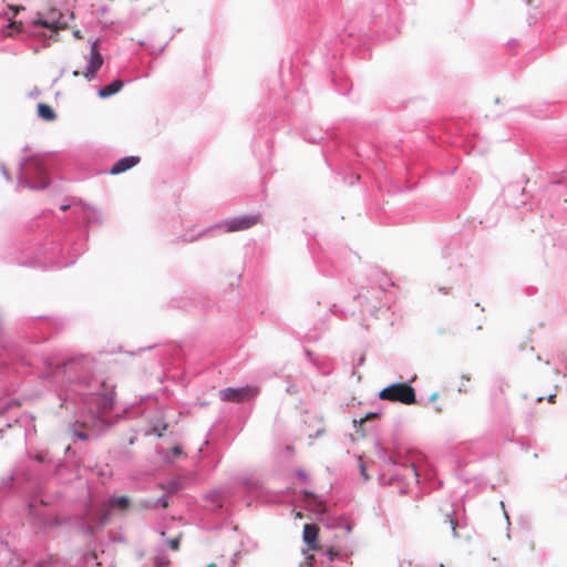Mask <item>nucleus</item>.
<instances>
[{"instance_id":"nucleus-24","label":"nucleus","mask_w":567,"mask_h":567,"mask_svg":"<svg viewBox=\"0 0 567 567\" xmlns=\"http://www.w3.org/2000/svg\"><path fill=\"white\" fill-rule=\"evenodd\" d=\"M206 567H217V564L216 563H210Z\"/></svg>"},{"instance_id":"nucleus-8","label":"nucleus","mask_w":567,"mask_h":567,"mask_svg":"<svg viewBox=\"0 0 567 567\" xmlns=\"http://www.w3.org/2000/svg\"><path fill=\"white\" fill-rule=\"evenodd\" d=\"M140 163L138 156H127L118 159L110 169L112 175H117L128 171Z\"/></svg>"},{"instance_id":"nucleus-21","label":"nucleus","mask_w":567,"mask_h":567,"mask_svg":"<svg viewBox=\"0 0 567 567\" xmlns=\"http://www.w3.org/2000/svg\"><path fill=\"white\" fill-rule=\"evenodd\" d=\"M166 429H167V425H166V424H164V425L162 426V430L157 432V435H158V436H162V435H163V431H165Z\"/></svg>"},{"instance_id":"nucleus-27","label":"nucleus","mask_w":567,"mask_h":567,"mask_svg":"<svg viewBox=\"0 0 567 567\" xmlns=\"http://www.w3.org/2000/svg\"><path fill=\"white\" fill-rule=\"evenodd\" d=\"M79 74H80V72H79V71H76V70L73 72V75H74V76H79Z\"/></svg>"},{"instance_id":"nucleus-4","label":"nucleus","mask_w":567,"mask_h":567,"mask_svg":"<svg viewBox=\"0 0 567 567\" xmlns=\"http://www.w3.org/2000/svg\"><path fill=\"white\" fill-rule=\"evenodd\" d=\"M62 19L63 14L61 12L55 9H50L47 13L42 14V17L35 19L33 25L47 28L56 34L60 30L68 28V23Z\"/></svg>"},{"instance_id":"nucleus-5","label":"nucleus","mask_w":567,"mask_h":567,"mask_svg":"<svg viewBox=\"0 0 567 567\" xmlns=\"http://www.w3.org/2000/svg\"><path fill=\"white\" fill-rule=\"evenodd\" d=\"M259 393L257 386L247 385L239 389L227 388L220 391V399L230 402H244L255 399Z\"/></svg>"},{"instance_id":"nucleus-9","label":"nucleus","mask_w":567,"mask_h":567,"mask_svg":"<svg viewBox=\"0 0 567 567\" xmlns=\"http://www.w3.org/2000/svg\"><path fill=\"white\" fill-rule=\"evenodd\" d=\"M318 534L319 528L313 524H306L303 527V540L307 543L310 549L318 548Z\"/></svg>"},{"instance_id":"nucleus-13","label":"nucleus","mask_w":567,"mask_h":567,"mask_svg":"<svg viewBox=\"0 0 567 567\" xmlns=\"http://www.w3.org/2000/svg\"><path fill=\"white\" fill-rule=\"evenodd\" d=\"M444 523L451 527L453 535L456 536L457 522L452 517V515L446 514Z\"/></svg>"},{"instance_id":"nucleus-19","label":"nucleus","mask_w":567,"mask_h":567,"mask_svg":"<svg viewBox=\"0 0 567 567\" xmlns=\"http://www.w3.org/2000/svg\"><path fill=\"white\" fill-rule=\"evenodd\" d=\"M169 561L159 563V560L155 561V567H168Z\"/></svg>"},{"instance_id":"nucleus-3","label":"nucleus","mask_w":567,"mask_h":567,"mask_svg":"<svg viewBox=\"0 0 567 567\" xmlns=\"http://www.w3.org/2000/svg\"><path fill=\"white\" fill-rule=\"evenodd\" d=\"M24 173L27 176L37 175L38 181L33 183L34 188H44L49 184L45 168L43 167V158L39 155H34L25 159Z\"/></svg>"},{"instance_id":"nucleus-6","label":"nucleus","mask_w":567,"mask_h":567,"mask_svg":"<svg viewBox=\"0 0 567 567\" xmlns=\"http://www.w3.org/2000/svg\"><path fill=\"white\" fill-rule=\"evenodd\" d=\"M258 221H259L258 216L247 215V216H240V217H236L230 220H227L224 224V227H225V230L229 231V233L230 231H241V230L249 229L250 227L257 225Z\"/></svg>"},{"instance_id":"nucleus-28","label":"nucleus","mask_w":567,"mask_h":567,"mask_svg":"<svg viewBox=\"0 0 567 567\" xmlns=\"http://www.w3.org/2000/svg\"><path fill=\"white\" fill-rule=\"evenodd\" d=\"M51 39H53V41H58V37L56 35H51Z\"/></svg>"},{"instance_id":"nucleus-20","label":"nucleus","mask_w":567,"mask_h":567,"mask_svg":"<svg viewBox=\"0 0 567 567\" xmlns=\"http://www.w3.org/2000/svg\"><path fill=\"white\" fill-rule=\"evenodd\" d=\"M73 35H74L76 39H82V38H83L82 32H81L80 30H75V31L73 32Z\"/></svg>"},{"instance_id":"nucleus-26","label":"nucleus","mask_w":567,"mask_h":567,"mask_svg":"<svg viewBox=\"0 0 567 567\" xmlns=\"http://www.w3.org/2000/svg\"><path fill=\"white\" fill-rule=\"evenodd\" d=\"M544 399H545L544 396H538L537 402H542Z\"/></svg>"},{"instance_id":"nucleus-15","label":"nucleus","mask_w":567,"mask_h":567,"mask_svg":"<svg viewBox=\"0 0 567 567\" xmlns=\"http://www.w3.org/2000/svg\"><path fill=\"white\" fill-rule=\"evenodd\" d=\"M327 556H328V559L330 561H332L336 557L339 556V551L338 550H334L333 548H329L327 551H326Z\"/></svg>"},{"instance_id":"nucleus-7","label":"nucleus","mask_w":567,"mask_h":567,"mask_svg":"<svg viewBox=\"0 0 567 567\" xmlns=\"http://www.w3.org/2000/svg\"><path fill=\"white\" fill-rule=\"evenodd\" d=\"M102 64H103V56L99 52L97 41H94L91 47V56H90L89 65H87L85 72L83 73L84 78L87 79L89 81L94 79L96 72L102 66Z\"/></svg>"},{"instance_id":"nucleus-1","label":"nucleus","mask_w":567,"mask_h":567,"mask_svg":"<svg viewBox=\"0 0 567 567\" xmlns=\"http://www.w3.org/2000/svg\"><path fill=\"white\" fill-rule=\"evenodd\" d=\"M130 507V499L126 496L112 497L106 503H103L96 513L90 517V522L84 527L87 535H92L95 530L104 527L114 511L125 512Z\"/></svg>"},{"instance_id":"nucleus-16","label":"nucleus","mask_w":567,"mask_h":567,"mask_svg":"<svg viewBox=\"0 0 567 567\" xmlns=\"http://www.w3.org/2000/svg\"><path fill=\"white\" fill-rule=\"evenodd\" d=\"M72 433L78 436L80 440L85 441L89 439V435L85 432L76 431L75 429L72 430Z\"/></svg>"},{"instance_id":"nucleus-14","label":"nucleus","mask_w":567,"mask_h":567,"mask_svg":"<svg viewBox=\"0 0 567 567\" xmlns=\"http://www.w3.org/2000/svg\"><path fill=\"white\" fill-rule=\"evenodd\" d=\"M181 537L182 535H178L177 537H174V538H171L166 542L167 546L172 549V550H178L179 549V545H181Z\"/></svg>"},{"instance_id":"nucleus-22","label":"nucleus","mask_w":567,"mask_h":567,"mask_svg":"<svg viewBox=\"0 0 567 567\" xmlns=\"http://www.w3.org/2000/svg\"><path fill=\"white\" fill-rule=\"evenodd\" d=\"M437 396H439V393H433L430 399L432 402H434L435 400H437Z\"/></svg>"},{"instance_id":"nucleus-18","label":"nucleus","mask_w":567,"mask_h":567,"mask_svg":"<svg viewBox=\"0 0 567 567\" xmlns=\"http://www.w3.org/2000/svg\"><path fill=\"white\" fill-rule=\"evenodd\" d=\"M360 471H361V474L364 477V480L365 481L369 480V476L365 473V466L363 464L360 465Z\"/></svg>"},{"instance_id":"nucleus-25","label":"nucleus","mask_w":567,"mask_h":567,"mask_svg":"<svg viewBox=\"0 0 567 567\" xmlns=\"http://www.w3.org/2000/svg\"><path fill=\"white\" fill-rule=\"evenodd\" d=\"M162 506H163L164 508H166V507L168 506V503H167L166 501H164V502L162 503Z\"/></svg>"},{"instance_id":"nucleus-10","label":"nucleus","mask_w":567,"mask_h":567,"mask_svg":"<svg viewBox=\"0 0 567 567\" xmlns=\"http://www.w3.org/2000/svg\"><path fill=\"white\" fill-rule=\"evenodd\" d=\"M123 87V82L121 80H115L111 84L105 85L99 92V95L103 99L109 97L115 93H117Z\"/></svg>"},{"instance_id":"nucleus-29","label":"nucleus","mask_w":567,"mask_h":567,"mask_svg":"<svg viewBox=\"0 0 567 567\" xmlns=\"http://www.w3.org/2000/svg\"><path fill=\"white\" fill-rule=\"evenodd\" d=\"M435 567H444V566H443V565H437V566H435Z\"/></svg>"},{"instance_id":"nucleus-11","label":"nucleus","mask_w":567,"mask_h":567,"mask_svg":"<svg viewBox=\"0 0 567 567\" xmlns=\"http://www.w3.org/2000/svg\"><path fill=\"white\" fill-rule=\"evenodd\" d=\"M38 115L44 121H54L56 118V113L54 110L45 103L38 104Z\"/></svg>"},{"instance_id":"nucleus-17","label":"nucleus","mask_w":567,"mask_h":567,"mask_svg":"<svg viewBox=\"0 0 567 567\" xmlns=\"http://www.w3.org/2000/svg\"><path fill=\"white\" fill-rule=\"evenodd\" d=\"M556 396H557V390L555 389V391H554V392H551V393H549V394L547 395V401H548L549 403H555V402H556V401H555Z\"/></svg>"},{"instance_id":"nucleus-12","label":"nucleus","mask_w":567,"mask_h":567,"mask_svg":"<svg viewBox=\"0 0 567 567\" xmlns=\"http://www.w3.org/2000/svg\"><path fill=\"white\" fill-rule=\"evenodd\" d=\"M22 29V22H18V21H11L8 27H7V30H16L17 32H20ZM12 32L11 31H4V35L6 37H12Z\"/></svg>"},{"instance_id":"nucleus-2","label":"nucleus","mask_w":567,"mask_h":567,"mask_svg":"<svg viewBox=\"0 0 567 567\" xmlns=\"http://www.w3.org/2000/svg\"><path fill=\"white\" fill-rule=\"evenodd\" d=\"M379 398L402 404H414L416 402L414 389L404 382L391 384L380 391Z\"/></svg>"},{"instance_id":"nucleus-23","label":"nucleus","mask_w":567,"mask_h":567,"mask_svg":"<svg viewBox=\"0 0 567 567\" xmlns=\"http://www.w3.org/2000/svg\"><path fill=\"white\" fill-rule=\"evenodd\" d=\"M174 453H175V454H179V453H181V449H179V447H175V449H174Z\"/></svg>"}]
</instances>
